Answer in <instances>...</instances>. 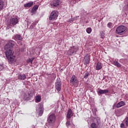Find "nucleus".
<instances>
[{
  "label": "nucleus",
  "mask_w": 128,
  "mask_h": 128,
  "mask_svg": "<svg viewBox=\"0 0 128 128\" xmlns=\"http://www.w3.org/2000/svg\"><path fill=\"white\" fill-rule=\"evenodd\" d=\"M18 80H24L26 78V76L24 74H19L18 76Z\"/></svg>",
  "instance_id": "13"
},
{
  "label": "nucleus",
  "mask_w": 128,
  "mask_h": 128,
  "mask_svg": "<svg viewBox=\"0 0 128 128\" xmlns=\"http://www.w3.org/2000/svg\"><path fill=\"white\" fill-rule=\"evenodd\" d=\"M78 82V78L76 76V75H72L70 80V84H76Z\"/></svg>",
  "instance_id": "6"
},
{
  "label": "nucleus",
  "mask_w": 128,
  "mask_h": 128,
  "mask_svg": "<svg viewBox=\"0 0 128 128\" xmlns=\"http://www.w3.org/2000/svg\"><path fill=\"white\" fill-rule=\"evenodd\" d=\"M112 64H114L117 68H120V66H122V65L120 64L118 62L116 61V60H114L112 62Z\"/></svg>",
  "instance_id": "15"
},
{
  "label": "nucleus",
  "mask_w": 128,
  "mask_h": 128,
  "mask_svg": "<svg viewBox=\"0 0 128 128\" xmlns=\"http://www.w3.org/2000/svg\"><path fill=\"white\" fill-rule=\"evenodd\" d=\"M88 76H90V74L88 73V72H86L84 75V78H88Z\"/></svg>",
  "instance_id": "26"
},
{
  "label": "nucleus",
  "mask_w": 128,
  "mask_h": 128,
  "mask_svg": "<svg viewBox=\"0 0 128 128\" xmlns=\"http://www.w3.org/2000/svg\"><path fill=\"white\" fill-rule=\"evenodd\" d=\"M38 5L34 6H33V8H32L31 12L32 14H34V12H36V10H38Z\"/></svg>",
  "instance_id": "16"
},
{
  "label": "nucleus",
  "mask_w": 128,
  "mask_h": 128,
  "mask_svg": "<svg viewBox=\"0 0 128 128\" xmlns=\"http://www.w3.org/2000/svg\"><path fill=\"white\" fill-rule=\"evenodd\" d=\"M88 62H90V60H88V58L87 60L86 59L84 64H88Z\"/></svg>",
  "instance_id": "32"
},
{
  "label": "nucleus",
  "mask_w": 128,
  "mask_h": 128,
  "mask_svg": "<svg viewBox=\"0 0 128 128\" xmlns=\"http://www.w3.org/2000/svg\"><path fill=\"white\" fill-rule=\"evenodd\" d=\"M120 127L121 128H124V124L122 123V124H120Z\"/></svg>",
  "instance_id": "33"
},
{
  "label": "nucleus",
  "mask_w": 128,
  "mask_h": 128,
  "mask_svg": "<svg viewBox=\"0 0 128 128\" xmlns=\"http://www.w3.org/2000/svg\"><path fill=\"white\" fill-rule=\"evenodd\" d=\"M86 32H88V34H90V32H92V28H88L86 30Z\"/></svg>",
  "instance_id": "29"
},
{
  "label": "nucleus",
  "mask_w": 128,
  "mask_h": 128,
  "mask_svg": "<svg viewBox=\"0 0 128 128\" xmlns=\"http://www.w3.org/2000/svg\"><path fill=\"white\" fill-rule=\"evenodd\" d=\"M102 64L100 62H98L96 66V70H102Z\"/></svg>",
  "instance_id": "17"
},
{
  "label": "nucleus",
  "mask_w": 128,
  "mask_h": 128,
  "mask_svg": "<svg viewBox=\"0 0 128 128\" xmlns=\"http://www.w3.org/2000/svg\"><path fill=\"white\" fill-rule=\"evenodd\" d=\"M96 122H97V124L98 126V124H100V120H97Z\"/></svg>",
  "instance_id": "35"
},
{
  "label": "nucleus",
  "mask_w": 128,
  "mask_h": 128,
  "mask_svg": "<svg viewBox=\"0 0 128 128\" xmlns=\"http://www.w3.org/2000/svg\"><path fill=\"white\" fill-rule=\"evenodd\" d=\"M14 46V42L13 40H10L8 44L5 46V50L12 48Z\"/></svg>",
  "instance_id": "8"
},
{
  "label": "nucleus",
  "mask_w": 128,
  "mask_h": 128,
  "mask_svg": "<svg viewBox=\"0 0 128 128\" xmlns=\"http://www.w3.org/2000/svg\"><path fill=\"white\" fill-rule=\"evenodd\" d=\"M18 22V18H12L10 20V24H12V26H16Z\"/></svg>",
  "instance_id": "11"
},
{
  "label": "nucleus",
  "mask_w": 128,
  "mask_h": 128,
  "mask_svg": "<svg viewBox=\"0 0 128 128\" xmlns=\"http://www.w3.org/2000/svg\"><path fill=\"white\" fill-rule=\"evenodd\" d=\"M28 95L26 94H24V98L26 100H30L31 98H32L34 94H32V92L30 91L28 94Z\"/></svg>",
  "instance_id": "7"
},
{
  "label": "nucleus",
  "mask_w": 128,
  "mask_h": 128,
  "mask_svg": "<svg viewBox=\"0 0 128 128\" xmlns=\"http://www.w3.org/2000/svg\"><path fill=\"white\" fill-rule=\"evenodd\" d=\"M34 6V2H30L24 4V8H30Z\"/></svg>",
  "instance_id": "18"
},
{
  "label": "nucleus",
  "mask_w": 128,
  "mask_h": 128,
  "mask_svg": "<svg viewBox=\"0 0 128 128\" xmlns=\"http://www.w3.org/2000/svg\"><path fill=\"white\" fill-rule=\"evenodd\" d=\"M91 128H98V124H96V122H92L91 124Z\"/></svg>",
  "instance_id": "23"
},
{
  "label": "nucleus",
  "mask_w": 128,
  "mask_h": 128,
  "mask_svg": "<svg viewBox=\"0 0 128 128\" xmlns=\"http://www.w3.org/2000/svg\"><path fill=\"white\" fill-rule=\"evenodd\" d=\"M36 102H40V101L42 100V97L40 96H36Z\"/></svg>",
  "instance_id": "21"
},
{
  "label": "nucleus",
  "mask_w": 128,
  "mask_h": 128,
  "mask_svg": "<svg viewBox=\"0 0 128 128\" xmlns=\"http://www.w3.org/2000/svg\"><path fill=\"white\" fill-rule=\"evenodd\" d=\"M47 122L50 126H52L56 122V114L54 113L50 114L48 117Z\"/></svg>",
  "instance_id": "3"
},
{
  "label": "nucleus",
  "mask_w": 128,
  "mask_h": 128,
  "mask_svg": "<svg viewBox=\"0 0 128 128\" xmlns=\"http://www.w3.org/2000/svg\"><path fill=\"white\" fill-rule=\"evenodd\" d=\"M4 6V2L3 0H0V12L2 10Z\"/></svg>",
  "instance_id": "19"
},
{
  "label": "nucleus",
  "mask_w": 128,
  "mask_h": 128,
  "mask_svg": "<svg viewBox=\"0 0 128 128\" xmlns=\"http://www.w3.org/2000/svg\"><path fill=\"white\" fill-rule=\"evenodd\" d=\"M126 30V27L124 26H120L116 28V33L117 34H124Z\"/></svg>",
  "instance_id": "2"
},
{
  "label": "nucleus",
  "mask_w": 128,
  "mask_h": 128,
  "mask_svg": "<svg viewBox=\"0 0 128 128\" xmlns=\"http://www.w3.org/2000/svg\"><path fill=\"white\" fill-rule=\"evenodd\" d=\"M126 106V102L124 101H121L118 104H114L113 105L112 110H115L116 108H122V106Z\"/></svg>",
  "instance_id": "4"
},
{
  "label": "nucleus",
  "mask_w": 128,
  "mask_h": 128,
  "mask_svg": "<svg viewBox=\"0 0 128 128\" xmlns=\"http://www.w3.org/2000/svg\"><path fill=\"white\" fill-rule=\"evenodd\" d=\"M34 58H28L27 60V62L31 64H32V62H34Z\"/></svg>",
  "instance_id": "22"
},
{
  "label": "nucleus",
  "mask_w": 128,
  "mask_h": 128,
  "mask_svg": "<svg viewBox=\"0 0 128 128\" xmlns=\"http://www.w3.org/2000/svg\"><path fill=\"white\" fill-rule=\"evenodd\" d=\"M14 39L18 40H22V36L17 34L14 36Z\"/></svg>",
  "instance_id": "20"
},
{
  "label": "nucleus",
  "mask_w": 128,
  "mask_h": 128,
  "mask_svg": "<svg viewBox=\"0 0 128 128\" xmlns=\"http://www.w3.org/2000/svg\"><path fill=\"white\" fill-rule=\"evenodd\" d=\"M120 109L116 110L115 111L116 114L117 116H120Z\"/></svg>",
  "instance_id": "24"
},
{
  "label": "nucleus",
  "mask_w": 128,
  "mask_h": 128,
  "mask_svg": "<svg viewBox=\"0 0 128 128\" xmlns=\"http://www.w3.org/2000/svg\"><path fill=\"white\" fill-rule=\"evenodd\" d=\"M98 94H104V90H100L98 91Z\"/></svg>",
  "instance_id": "31"
},
{
  "label": "nucleus",
  "mask_w": 128,
  "mask_h": 128,
  "mask_svg": "<svg viewBox=\"0 0 128 128\" xmlns=\"http://www.w3.org/2000/svg\"><path fill=\"white\" fill-rule=\"evenodd\" d=\"M108 28H112V22H108L107 24Z\"/></svg>",
  "instance_id": "27"
},
{
  "label": "nucleus",
  "mask_w": 128,
  "mask_h": 128,
  "mask_svg": "<svg viewBox=\"0 0 128 128\" xmlns=\"http://www.w3.org/2000/svg\"><path fill=\"white\" fill-rule=\"evenodd\" d=\"M5 50H6L5 54L8 62H11V63L14 60V58H16V56H14V52H12V48H10V49L6 48Z\"/></svg>",
  "instance_id": "1"
},
{
  "label": "nucleus",
  "mask_w": 128,
  "mask_h": 128,
  "mask_svg": "<svg viewBox=\"0 0 128 128\" xmlns=\"http://www.w3.org/2000/svg\"><path fill=\"white\" fill-rule=\"evenodd\" d=\"M104 94H108V90H104Z\"/></svg>",
  "instance_id": "34"
},
{
  "label": "nucleus",
  "mask_w": 128,
  "mask_h": 128,
  "mask_svg": "<svg viewBox=\"0 0 128 128\" xmlns=\"http://www.w3.org/2000/svg\"><path fill=\"white\" fill-rule=\"evenodd\" d=\"M60 0H54L50 4L51 6H60Z\"/></svg>",
  "instance_id": "10"
},
{
  "label": "nucleus",
  "mask_w": 128,
  "mask_h": 128,
  "mask_svg": "<svg viewBox=\"0 0 128 128\" xmlns=\"http://www.w3.org/2000/svg\"><path fill=\"white\" fill-rule=\"evenodd\" d=\"M38 110H44V104H42V103L40 104Z\"/></svg>",
  "instance_id": "28"
},
{
  "label": "nucleus",
  "mask_w": 128,
  "mask_h": 128,
  "mask_svg": "<svg viewBox=\"0 0 128 128\" xmlns=\"http://www.w3.org/2000/svg\"><path fill=\"white\" fill-rule=\"evenodd\" d=\"M74 114H72V109H69L67 112L66 117L70 120V118Z\"/></svg>",
  "instance_id": "12"
},
{
  "label": "nucleus",
  "mask_w": 128,
  "mask_h": 128,
  "mask_svg": "<svg viewBox=\"0 0 128 128\" xmlns=\"http://www.w3.org/2000/svg\"><path fill=\"white\" fill-rule=\"evenodd\" d=\"M58 18V14L56 10L52 11L49 17L50 20H56Z\"/></svg>",
  "instance_id": "5"
},
{
  "label": "nucleus",
  "mask_w": 128,
  "mask_h": 128,
  "mask_svg": "<svg viewBox=\"0 0 128 128\" xmlns=\"http://www.w3.org/2000/svg\"><path fill=\"white\" fill-rule=\"evenodd\" d=\"M66 126H67L68 128V126H70V120H67L66 123Z\"/></svg>",
  "instance_id": "30"
},
{
  "label": "nucleus",
  "mask_w": 128,
  "mask_h": 128,
  "mask_svg": "<svg viewBox=\"0 0 128 128\" xmlns=\"http://www.w3.org/2000/svg\"><path fill=\"white\" fill-rule=\"evenodd\" d=\"M68 52H70V54H73L74 52H76V50L74 48V46L72 47L68 51Z\"/></svg>",
  "instance_id": "14"
},
{
  "label": "nucleus",
  "mask_w": 128,
  "mask_h": 128,
  "mask_svg": "<svg viewBox=\"0 0 128 128\" xmlns=\"http://www.w3.org/2000/svg\"><path fill=\"white\" fill-rule=\"evenodd\" d=\"M55 88H56V90L58 91V92H60V90H62V82H57L55 84Z\"/></svg>",
  "instance_id": "9"
},
{
  "label": "nucleus",
  "mask_w": 128,
  "mask_h": 128,
  "mask_svg": "<svg viewBox=\"0 0 128 128\" xmlns=\"http://www.w3.org/2000/svg\"><path fill=\"white\" fill-rule=\"evenodd\" d=\"M44 110H39L40 116H42V114H44Z\"/></svg>",
  "instance_id": "25"
}]
</instances>
